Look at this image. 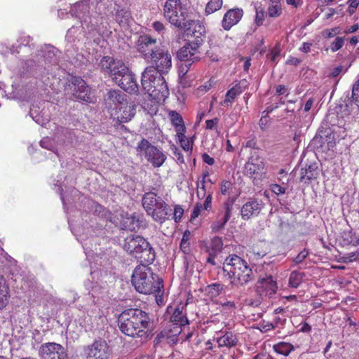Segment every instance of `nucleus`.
Instances as JSON below:
<instances>
[{"label":"nucleus","instance_id":"obj_43","mask_svg":"<svg viewBox=\"0 0 359 359\" xmlns=\"http://www.w3.org/2000/svg\"><path fill=\"white\" fill-rule=\"evenodd\" d=\"M309 250L303 249L293 259L295 264H302L309 255Z\"/></svg>","mask_w":359,"mask_h":359},{"label":"nucleus","instance_id":"obj_51","mask_svg":"<svg viewBox=\"0 0 359 359\" xmlns=\"http://www.w3.org/2000/svg\"><path fill=\"white\" fill-rule=\"evenodd\" d=\"M175 131L177 133V137L178 139L184 138L185 136L186 128L184 124L178 125L175 126Z\"/></svg>","mask_w":359,"mask_h":359},{"label":"nucleus","instance_id":"obj_2","mask_svg":"<svg viewBox=\"0 0 359 359\" xmlns=\"http://www.w3.org/2000/svg\"><path fill=\"white\" fill-rule=\"evenodd\" d=\"M151 324L149 314L139 309H129L121 313L118 318L120 331L126 336L140 338L142 343L147 340V329Z\"/></svg>","mask_w":359,"mask_h":359},{"label":"nucleus","instance_id":"obj_27","mask_svg":"<svg viewBox=\"0 0 359 359\" xmlns=\"http://www.w3.org/2000/svg\"><path fill=\"white\" fill-rule=\"evenodd\" d=\"M187 11L185 6L182 4L181 0H166L163 6L164 18L172 15L176 11Z\"/></svg>","mask_w":359,"mask_h":359},{"label":"nucleus","instance_id":"obj_38","mask_svg":"<svg viewBox=\"0 0 359 359\" xmlns=\"http://www.w3.org/2000/svg\"><path fill=\"white\" fill-rule=\"evenodd\" d=\"M226 223L227 221L220 217V214H218L215 221L212 222L211 224L210 228L212 231L213 233H217L222 231L224 229Z\"/></svg>","mask_w":359,"mask_h":359},{"label":"nucleus","instance_id":"obj_16","mask_svg":"<svg viewBox=\"0 0 359 359\" xmlns=\"http://www.w3.org/2000/svg\"><path fill=\"white\" fill-rule=\"evenodd\" d=\"M264 207V203L261 199L250 198L245 203L241 209V218L248 220L257 217Z\"/></svg>","mask_w":359,"mask_h":359},{"label":"nucleus","instance_id":"obj_60","mask_svg":"<svg viewBox=\"0 0 359 359\" xmlns=\"http://www.w3.org/2000/svg\"><path fill=\"white\" fill-rule=\"evenodd\" d=\"M217 123H218L217 118L207 120L205 122L206 128L208 130H212L217 124Z\"/></svg>","mask_w":359,"mask_h":359},{"label":"nucleus","instance_id":"obj_32","mask_svg":"<svg viewBox=\"0 0 359 359\" xmlns=\"http://www.w3.org/2000/svg\"><path fill=\"white\" fill-rule=\"evenodd\" d=\"M282 13V5L279 0H271L268 6L266 15L270 18L279 17Z\"/></svg>","mask_w":359,"mask_h":359},{"label":"nucleus","instance_id":"obj_31","mask_svg":"<svg viewBox=\"0 0 359 359\" xmlns=\"http://www.w3.org/2000/svg\"><path fill=\"white\" fill-rule=\"evenodd\" d=\"M235 198H229L222 205V209L219 211L218 214H220V217L226 221H229L231 217L233 204Z\"/></svg>","mask_w":359,"mask_h":359},{"label":"nucleus","instance_id":"obj_7","mask_svg":"<svg viewBox=\"0 0 359 359\" xmlns=\"http://www.w3.org/2000/svg\"><path fill=\"white\" fill-rule=\"evenodd\" d=\"M149 61L151 65L147 67L142 73L147 79L155 74H166L172 67V55L165 46L156 50Z\"/></svg>","mask_w":359,"mask_h":359},{"label":"nucleus","instance_id":"obj_55","mask_svg":"<svg viewBox=\"0 0 359 359\" xmlns=\"http://www.w3.org/2000/svg\"><path fill=\"white\" fill-rule=\"evenodd\" d=\"M184 213V210L179 205H176L174 210V218L175 222H178Z\"/></svg>","mask_w":359,"mask_h":359},{"label":"nucleus","instance_id":"obj_24","mask_svg":"<svg viewBox=\"0 0 359 359\" xmlns=\"http://www.w3.org/2000/svg\"><path fill=\"white\" fill-rule=\"evenodd\" d=\"M243 15V11L241 8H236L229 10L223 17L222 27L225 30L230 29L241 20Z\"/></svg>","mask_w":359,"mask_h":359},{"label":"nucleus","instance_id":"obj_6","mask_svg":"<svg viewBox=\"0 0 359 359\" xmlns=\"http://www.w3.org/2000/svg\"><path fill=\"white\" fill-rule=\"evenodd\" d=\"M142 203L147 215L156 222L162 224L170 215L172 210L168 204L154 192L145 193Z\"/></svg>","mask_w":359,"mask_h":359},{"label":"nucleus","instance_id":"obj_62","mask_svg":"<svg viewBox=\"0 0 359 359\" xmlns=\"http://www.w3.org/2000/svg\"><path fill=\"white\" fill-rule=\"evenodd\" d=\"M286 321L285 318H280L279 316H276L273 323L274 325H276V327H278L279 325H283Z\"/></svg>","mask_w":359,"mask_h":359},{"label":"nucleus","instance_id":"obj_22","mask_svg":"<svg viewBox=\"0 0 359 359\" xmlns=\"http://www.w3.org/2000/svg\"><path fill=\"white\" fill-rule=\"evenodd\" d=\"M199 53L197 52V45L187 43L177 52V57L182 61L187 62L186 66L191 65L195 61L200 59Z\"/></svg>","mask_w":359,"mask_h":359},{"label":"nucleus","instance_id":"obj_40","mask_svg":"<svg viewBox=\"0 0 359 359\" xmlns=\"http://www.w3.org/2000/svg\"><path fill=\"white\" fill-rule=\"evenodd\" d=\"M29 114L33 120L39 125L44 126L46 123L48 122V119L47 118L43 117L39 114H37L36 111H34L33 109H31Z\"/></svg>","mask_w":359,"mask_h":359},{"label":"nucleus","instance_id":"obj_19","mask_svg":"<svg viewBox=\"0 0 359 359\" xmlns=\"http://www.w3.org/2000/svg\"><path fill=\"white\" fill-rule=\"evenodd\" d=\"M263 160L257 155H252L245 164L244 173L250 178L255 179L257 176L264 172Z\"/></svg>","mask_w":359,"mask_h":359},{"label":"nucleus","instance_id":"obj_26","mask_svg":"<svg viewBox=\"0 0 359 359\" xmlns=\"http://www.w3.org/2000/svg\"><path fill=\"white\" fill-rule=\"evenodd\" d=\"M212 192L208 191V194L204 201V203H196L191 212L190 221L192 222L196 219L202 210H210L212 208Z\"/></svg>","mask_w":359,"mask_h":359},{"label":"nucleus","instance_id":"obj_30","mask_svg":"<svg viewBox=\"0 0 359 359\" xmlns=\"http://www.w3.org/2000/svg\"><path fill=\"white\" fill-rule=\"evenodd\" d=\"M238 341V337L232 332H226L224 334L217 339V342L219 348L226 347L231 348L236 346Z\"/></svg>","mask_w":359,"mask_h":359},{"label":"nucleus","instance_id":"obj_54","mask_svg":"<svg viewBox=\"0 0 359 359\" xmlns=\"http://www.w3.org/2000/svg\"><path fill=\"white\" fill-rule=\"evenodd\" d=\"M232 184L229 181H224L221 185V193L223 195L227 194Z\"/></svg>","mask_w":359,"mask_h":359},{"label":"nucleus","instance_id":"obj_48","mask_svg":"<svg viewBox=\"0 0 359 359\" xmlns=\"http://www.w3.org/2000/svg\"><path fill=\"white\" fill-rule=\"evenodd\" d=\"M40 145L45 149H47L50 151H53L54 145L53 141L48 137H43L40 141Z\"/></svg>","mask_w":359,"mask_h":359},{"label":"nucleus","instance_id":"obj_28","mask_svg":"<svg viewBox=\"0 0 359 359\" xmlns=\"http://www.w3.org/2000/svg\"><path fill=\"white\" fill-rule=\"evenodd\" d=\"M10 298V288L4 276L0 274V311L4 309L8 304Z\"/></svg>","mask_w":359,"mask_h":359},{"label":"nucleus","instance_id":"obj_34","mask_svg":"<svg viewBox=\"0 0 359 359\" xmlns=\"http://www.w3.org/2000/svg\"><path fill=\"white\" fill-rule=\"evenodd\" d=\"M225 287L226 286L222 283H214L205 287V292L211 297H216L222 294Z\"/></svg>","mask_w":359,"mask_h":359},{"label":"nucleus","instance_id":"obj_63","mask_svg":"<svg viewBox=\"0 0 359 359\" xmlns=\"http://www.w3.org/2000/svg\"><path fill=\"white\" fill-rule=\"evenodd\" d=\"M311 46V43L304 42L302 47H300L299 50L304 53H308L310 51Z\"/></svg>","mask_w":359,"mask_h":359},{"label":"nucleus","instance_id":"obj_8","mask_svg":"<svg viewBox=\"0 0 359 359\" xmlns=\"http://www.w3.org/2000/svg\"><path fill=\"white\" fill-rule=\"evenodd\" d=\"M163 74H155L146 79L142 74L141 83L144 90L153 99L164 101L169 95V90Z\"/></svg>","mask_w":359,"mask_h":359},{"label":"nucleus","instance_id":"obj_52","mask_svg":"<svg viewBox=\"0 0 359 359\" xmlns=\"http://www.w3.org/2000/svg\"><path fill=\"white\" fill-rule=\"evenodd\" d=\"M175 330L173 331L174 334L172 337H168V343L176 344L177 341V336L180 334L182 332V328L180 327H174Z\"/></svg>","mask_w":359,"mask_h":359},{"label":"nucleus","instance_id":"obj_50","mask_svg":"<svg viewBox=\"0 0 359 359\" xmlns=\"http://www.w3.org/2000/svg\"><path fill=\"white\" fill-rule=\"evenodd\" d=\"M275 328L276 325L273 323L263 321L260 323V330L262 332H266Z\"/></svg>","mask_w":359,"mask_h":359},{"label":"nucleus","instance_id":"obj_14","mask_svg":"<svg viewBox=\"0 0 359 359\" xmlns=\"http://www.w3.org/2000/svg\"><path fill=\"white\" fill-rule=\"evenodd\" d=\"M39 354L40 359H65L67 358L64 347L55 342L42 344Z\"/></svg>","mask_w":359,"mask_h":359},{"label":"nucleus","instance_id":"obj_1","mask_svg":"<svg viewBox=\"0 0 359 359\" xmlns=\"http://www.w3.org/2000/svg\"><path fill=\"white\" fill-rule=\"evenodd\" d=\"M69 13L72 16L79 18L83 25L90 27V30L97 32L106 28L112 16L123 27L129 26L132 20L130 12L115 3H97L95 6L92 1L90 6L87 1H83L72 6Z\"/></svg>","mask_w":359,"mask_h":359},{"label":"nucleus","instance_id":"obj_21","mask_svg":"<svg viewBox=\"0 0 359 359\" xmlns=\"http://www.w3.org/2000/svg\"><path fill=\"white\" fill-rule=\"evenodd\" d=\"M136 105L131 102L126 101L116 110L114 116L118 123H127L135 116Z\"/></svg>","mask_w":359,"mask_h":359},{"label":"nucleus","instance_id":"obj_61","mask_svg":"<svg viewBox=\"0 0 359 359\" xmlns=\"http://www.w3.org/2000/svg\"><path fill=\"white\" fill-rule=\"evenodd\" d=\"M187 233L185 232L184 236H183V238L181 241V243H180V249L184 252V253H187L189 250V243L184 241V236H186Z\"/></svg>","mask_w":359,"mask_h":359},{"label":"nucleus","instance_id":"obj_39","mask_svg":"<svg viewBox=\"0 0 359 359\" xmlns=\"http://www.w3.org/2000/svg\"><path fill=\"white\" fill-rule=\"evenodd\" d=\"M222 0H210L208 3L205 8L206 14L209 15L219 10L222 6Z\"/></svg>","mask_w":359,"mask_h":359},{"label":"nucleus","instance_id":"obj_56","mask_svg":"<svg viewBox=\"0 0 359 359\" xmlns=\"http://www.w3.org/2000/svg\"><path fill=\"white\" fill-rule=\"evenodd\" d=\"M152 27L156 32L158 33H161L165 30V26L163 23L160 21L154 22L152 23Z\"/></svg>","mask_w":359,"mask_h":359},{"label":"nucleus","instance_id":"obj_59","mask_svg":"<svg viewBox=\"0 0 359 359\" xmlns=\"http://www.w3.org/2000/svg\"><path fill=\"white\" fill-rule=\"evenodd\" d=\"M202 159H203V161L205 163H207V164H208V165H213V164L215 163V159H214L212 157L210 156H209L208 154H206V153H205V154H203L202 155Z\"/></svg>","mask_w":359,"mask_h":359},{"label":"nucleus","instance_id":"obj_58","mask_svg":"<svg viewBox=\"0 0 359 359\" xmlns=\"http://www.w3.org/2000/svg\"><path fill=\"white\" fill-rule=\"evenodd\" d=\"M173 154H174V156H175L176 160L179 163H182L184 162L183 154L181 153V151L179 149L175 148Z\"/></svg>","mask_w":359,"mask_h":359},{"label":"nucleus","instance_id":"obj_17","mask_svg":"<svg viewBox=\"0 0 359 359\" xmlns=\"http://www.w3.org/2000/svg\"><path fill=\"white\" fill-rule=\"evenodd\" d=\"M172 26L184 32L189 30L195 23V20L191 19L185 10L176 11L172 15L165 18Z\"/></svg>","mask_w":359,"mask_h":359},{"label":"nucleus","instance_id":"obj_64","mask_svg":"<svg viewBox=\"0 0 359 359\" xmlns=\"http://www.w3.org/2000/svg\"><path fill=\"white\" fill-rule=\"evenodd\" d=\"M313 104V99L309 98L304 104V111L308 112L311 109Z\"/></svg>","mask_w":359,"mask_h":359},{"label":"nucleus","instance_id":"obj_3","mask_svg":"<svg viewBox=\"0 0 359 359\" xmlns=\"http://www.w3.org/2000/svg\"><path fill=\"white\" fill-rule=\"evenodd\" d=\"M149 264H141L137 266L131 276V283L137 292L144 294H154L158 304L163 302V281L154 273Z\"/></svg>","mask_w":359,"mask_h":359},{"label":"nucleus","instance_id":"obj_4","mask_svg":"<svg viewBox=\"0 0 359 359\" xmlns=\"http://www.w3.org/2000/svg\"><path fill=\"white\" fill-rule=\"evenodd\" d=\"M218 274L229 281L232 287L239 288L255 279V273L247 262L236 255H230L224 261Z\"/></svg>","mask_w":359,"mask_h":359},{"label":"nucleus","instance_id":"obj_47","mask_svg":"<svg viewBox=\"0 0 359 359\" xmlns=\"http://www.w3.org/2000/svg\"><path fill=\"white\" fill-rule=\"evenodd\" d=\"M350 66H351V64L345 69L344 68L343 66H338V67L333 68L331 70V72H330V76L337 77L341 72L346 73Z\"/></svg>","mask_w":359,"mask_h":359},{"label":"nucleus","instance_id":"obj_42","mask_svg":"<svg viewBox=\"0 0 359 359\" xmlns=\"http://www.w3.org/2000/svg\"><path fill=\"white\" fill-rule=\"evenodd\" d=\"M170 116L171 122L174 126H177L178 125H181V124L184 123L182 117L181 116V115L179 113H177L175 111H172L170 113Z\"/></svg>","mask_w":359,"mask_h":359},{"label":"nucleus","instance_id":"obj_57","mask_svg":"<svg viewBox=\"0 0 359 359\" xmlns=\"http://www.w3.org/2000/svg\"><path fill=\"white\" fill-rule=\"evenodd\" d=\"M208 257L206 259V262L212 266H215L216 264L215 259L218 255V254L213 253L212 252H210L209 250H208Z\"/></svg>","mask_w":359,"mask_h":359},{"label":"nucleus","instance_id":"obj_37","mask_svg":"<svg viewBox=\"0 0 359 359\" xmlns=\"http://www.w3.org/2000/svg\"><path fill=\"white\" fill-rule=\"evenodd\" d=\"M304 276V273H301L297 271H292L289 278V285L294 288L298 287L302 281Z\"/></svg>","mask_w":359,"mask_h":359},{"label":"nucleus","instance_id":"obj_5","mask_svg":"<svg viewBox=\"0 0 359 359\" xmlns=\"http://www.w3.org/2000/svg\"><path fill=\"white\" fill-rule=\"evenodd\" d=\"M123 249L141 264H151L156 258L154 248L145 238L139 235L133 234L126 237Z\"/></svg>","mask_w":359,"mask_h":359},{"label":"nucleus","instance_id":"obj_11","mask_svg":"<svg viewBox=\"0 0 359 359\" xmlns=\"http://www.w3.org/2000/svg\"><path fill=\"white\" fill-rule=\"evenodd\" d=\"M102 72L107 74L114 81L120 76V72L126 69V65L119 60H115L110 56L103 57L100 62Z\"/></svg>","mask_w":359,"mask_h":359},{"label":"nucleus","instance_id":"obj_29","mask_svg":"<svg viewBox=\"0 0 359 359\" xmlns=\"http://www.w3.org/2000/svg\"><path fill=\"white\" fill-rule=\"evenodd\" d=\"M183 306H177L172 315L170 317V322L172 323L175 327H180L182 328V326L186 325L189 323V320L186 317V314L183 313Z\"/></svg>","mask_w":359,"mask_h":359},{"label":"nucleus","instance_id":"obj_49","mask_svg":"<svg viewBox=\"0 0 359 359\" xmlns=\"http://www.w3.org/2000/svg\"><path fill=\"white\" fill-rule=\"evenodd\" d=\"M178 140L180 142L181 147L184 151H189L192 150L191 142L186 137H184V138H180Z\"/></svg>","mask_w":359,"mask_h":359},{"label":"nucleus","instance_id":"obj_9","mask_svg":"<svg viewBox=\"0 0 359 359\" xmlns=\"http://www.w3.org/2000/svg\"><path fill=\"white\" fill-rule=\"evenodd\" d=\"M137 151L144 155L154 167H161L166 161V155L158 147L152 145L147 140L142 139L137 144Z\"/></svg>","mask_w":359,"mask_h":359},{"label":"nucleus","instance_id":"obj_53","mask_svg":"<svg viewBox=\"0 0 359 359\" xmlns=\"http://www.w3.org/2000/svg\"><path fill=\"white\" fill-rule=\"evenodd\" d=\"M271 189L276 195L283 194L286 191V189L285 187L277 184H272Z\"/></svg>","mask_w":359,"mask_h":359},{"label":"nucleus","instance_id":"obj_10","mask_svg":"<svg viewBox=\"0 0 359 359\" xmlns=\"http://www.w3.org/2000/svg\"><path fill=\"white\" fill-rule=\"evenodd\" d=\"M163 46H158L157 39L149 34H142L135 41V48L146 61L152 57L156 50H158Z\"/></svg>","mask_w":359,"mask_h":359},{"label":"nucleus","instance_id":"obj_25","mask_svg":"<svg viewBox=\"0 0 359 359\" xmlns=\"http://www.w3.org/2000/svg\"><path fill=\"white\" fill-rule=\"evenodd\" d=\"M318 175L319 170L316 163L306 164L300 170V181L309 184L311 180L317 179Z\"/></svg>","mask_w":359,"mask_h":359},{"label":"nucleus","instance_id":"obj_20","mask_svg":"<svg viewBox=\"0 0 359 359\" xmlns=\"http://www.w3.org/2000/svg\"><path fill=\"white\" fill-rule=\"evenodd\" d=\"M128 96L119 90H110L104 95L107 108L117 110L121 105L128 101Z\"/></svg>","mask_w":359,"mask_h":359},{"label":"nucleus","instance_id":"obj_41","mask_svg":"<svg viewBox=\"0 0 359 359\" xmlns=\"http://www.w3.org/2000/svg\"><path fill=\"white\" fill-rule=\"evenodd\" d=\"M344 41L345 37L337 36L330 46L331 51L334 53L341 49L344 44Z\"/></svg>","mask_w":359,"mask_h":359},{"label":"nucleus","instance_id":"obj_44","mask_svg":"<svg viewBox=\"0 0 359 359\" xmlns=\"http://www.w3.org/2000/svg\"><path fill=\"white\" fill-rule=\"evenodd\" d=\"M264 16H265V13L262 8H261L259 10V9L256 10V15H255V22L257 26H260L263 24L264 20Z\"/></svg>","mask_w":359,"mask_h":359},{"label":"nucleus","instance_id":"obj_33","mask_svg":"<svg viewBox=\"0 0 359 359\" xmlns=\"http://www.w3.org/2000/svg\"><path fill=\"white\" fill-rule=\"evenodd\" d=\"M353 102H359V79L353 86L351 97L348 95L345 97L344 100L345 107L348 108Z\"/></svg>","mask_w":359,"mask_h":359},{"label":"nucleus","instance_id":"obj_13","mask_svg":"<svg viewBox=\"0 0 359 359\" xmlns=\"http://www.w3.org/2000/svg\"><path fill=\"white\" fill-rule=\"evenodd\" d=\"M69 87L74 98L87 102H92L90 89L81 77H72Z\"/></svg>","mask_w":359,"mask_h":359},{"label":"nucleus","instance_id":"obj_35","mask_svg":"<svg viewBox=\"0 0 359 359\" xmlns=\"http://www.w3.org/2000/svg\"><path fill=\"white\" fill-rule=\"evenodd\" d=\"M273 350L279 354L287 356L294 350V346L290 343L281 341L273 345Z\"/></svg>","mask_w":359,"mask_h":359},{"label":"nucleus","instance_id":"obj_46","mask_svg":"<svg viewBox=\"0 0 359 359\" xmlns=\"http://www.w3.org/2000/svg\"><path fill=\"white\" fill-rule=\"evenodd\" d=\"M359 258V252H348L343 257L344 262H351Z\"/></svg>","mask_w":359,"mask_h":359},{"label":"nucleus","instance_id":"obj_23","mask_svg":"<svg viewBox=\"0 0 359 359\" xmlns=\"http://www.w3.org/2000/svg\"><path fill=\"white\" fill-rule=\"evenodd\" d=\"M248 87V82L245 79L238 81L226 93L225 99L222 104L229 107L234 101L235 98L241 95Z\"/></svg>","mask_w":359,"mask_h":359},{"label":"nucleus","instance_id":"obj_12","mask_svg":"<svg viewBox=\"0 0 359 359\" xmlns=\"http://www.w3.org/2000/svg\"><path fill=\"white\" fill-rule=\"evenodd\" d=\"M86 359H109L110 351L106 341L98 339L84 348Z\"/></svg>","mask_w":359,"mask_h":359},{"label":"nucleus","instance_id":"obj_18","mask_svg":"<svg viewBox=\"0 0 359 359\" xmlns=\"http://www.w3.org/2000/svg\"><path fill=\"white\" fill-rule=\"evenodd\" d=\"M277 290L276 281L273 280L272 276L266 275L259 278L256 284V290L262 297H271L276 293Z\"/></svg>","mask_w":359,"mask_h":359},{"label":"nucleus","instance_id":"obj_45","mask_svg":"<svg viewBox=\"0 0 359 359\" xmlns=\"http://www.w3.org/2000/svg\"><path fill=\"white\" fill-rule=\"evenodd\" d=\"M205 180H203L201 182V186L198 187V190L196 192L197 197L199 200H201L204 198H206V189H205Z\"/></svg>","mask_w":359,"mask_h":359},{"label":"nucleus","instance_id":"obj_15","mask_svg":"<svg viewBox=\"0 0 359 359\" xmlns=\"http://www.w3.org/2000/svg\"><path fill=\"white\" fill-rule=\"evenodd\" d=\"M120 76H118L114 82L128 93H136L139 90V86L135 78V75L126 66V69L120 72Z\"/></svg>","mask_w":359,"mask_h":359},{"label":"nucleus","instance_id":"obj_36","mask_svg":"<svg viewBox=\"0 0 359 359\" xmlns=\"http://www.w3.org/2000/svg\"><path fill=\"white\" fill-rule=\"evenodd\" d=\"M223 249V241L222 238L219 236H214L210 243V247L208 250L213 253L219 254Z\"/></svg>","mask_w":359,"mask_h":359}]
</instances>
